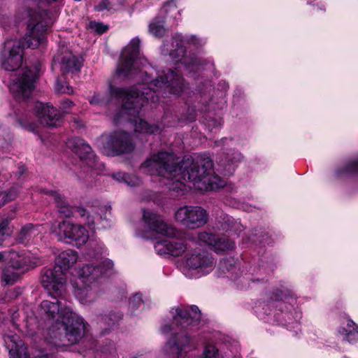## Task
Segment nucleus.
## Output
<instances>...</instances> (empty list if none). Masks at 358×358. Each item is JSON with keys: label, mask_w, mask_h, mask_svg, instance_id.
I'll return each instance as SVG.
<instances>
[{"label": "nucleus", "mask_w": 358, "mask_h": 358, "mask_svg": "<svg viewBox=\"0 0 358 358\" xmlns=\"http://www.w3.org/2000/svg\"><path fill=\"white\" fill-rule=\"evenodd\" d=\"M140 40L134 38L122 52L120 64L116 70L118 77L127 79H136L139 83L147 85L140 91L136 87L130 90L123 88L109 87V92H95L89 98L91 105L96 106H106L112 99L122 101L120 114L122 115L136 116L146 102H156L159 96L166 92L179 94L183 90V79L176 72L167 69L158 73L155 72L154 79L148 70L143 72L140 66H145L147 60L140 56Z\"/></svg>", "instance_id": "obj_1"}, {"label": "nucleus", "mask_w": 358, "mask_h": 358, "mask_svg": "<svg viewBox=\"0 0 358 358\" xmlns=\"http://www.w3.org/2000/svg\"><path fill=\"white\" fill-rule=\"evenodd\" d=\"M173 153L159 152L153 155L141 166L150 175H158L167 180L164 182L171 191L179 192L185 189V182L196 183L210 182L213 167V161L206 155L184 158L181 162Z\"/></svg>", "instance_id": "obj_2"}, {"label": "nucleus", "mask_w": 358, "mask_h": 358, "mask_svg": "<svg viewBox=\"0 0 358 358\" xmlns=\"http://www.w3.org/2000/svg\"><path fill=\"white\" fill-rule=\"evenodd\" d=\"M23 43L17 38L7 39L1 52V64L7 71H18L17 75L13 78L9 90L17 99H25L30 96L34 89L36 79V70L27 67L19 71L23 61Z\"/></svg>", "instance_id": "obj_3"}, {"label": "nucleus", "mask_w": 358, "mask_h": 358, "mask_svg": "<svg viewBox=\"0 0 358 358\" xmlns=\"http://www.w3.org/2000/svg\"><path fill=\"white\" fill-rule=\"evenodd\" d=\"M113 266L110 260L106 259L101 263L87 264L82 266L78 271L77 278L71 281L76 298L83 304L95 301L100 293L99 279Z\"/></svg>", "instance_id": "obj_4"}, {"label": "nucleus", "mask_w": 358, "mask_h": 358, "mask_svg": "<svg viewBox=\"0 0 358 358\" xmlns=\"http://www.w3.org/2000/svg\"><path fill=\"white\" fill-rule=\"evenodd\" d=\"M64 316L60 322L64 327L65 333L61 332L56 326L50 327L45 338L48 343L57 348L78 342L85 335L86 324L83 317L76 313L73 309L66 308Z\"/></svg>", "instance_id": "obj_5"}, {"label": "nucleus", "mask_w": 358, "mask_h": 358, "mask_svg": "<svg viewBox=\"0 0 358 358\" xmlns=\"http://www.w3.org/2000/svg\"><path fill=\"white\" fill-rule=\"evenodd\" d=\"M78 261V253L72 250H64L55 259L52 268L45 269L41 275L43 287L55 296L64 294L67 282L66 272Z\"/></svg>", "instance_id": "obj_6"}, {"label": "nucleus", "mask_w": 358, "mask_h": 358, "mask_svg": "<svg viewBox=\"0 0 358 358\" xmlns=\"http://www.w3.org/2000/svg\"><path fill=\"white\" fill-rule=\"evenodd\" d=\"M27 14L29 20L24 41L28 48L34 49L44 43L45 34L51 22L47 20V13L43 10L31 9Z\"/></svg>", "instance_id": "obj_7"}, {"label": "nucleus", "mask_w": 358, "mask_h": 358, "mask_svg": "<svg viewBox=\"0 0 358 358\" xmlns=\"http://www.w3.org/2000/svg\"><path fill=\"white\" fill-rule=\"evenodd\" d=\"M185 43L196 45L201 44V41L194 35L183 37L180 34H176L172 38L171 48H169L168 44L164 43L162 52L164 55H169L171 59L183 63L191 71L197 70L200 64V59L196 57L190 58L184 57Z\"/></svg>", "instance_id": "obj_8"}, {"label": "nucleus", "mask_w": 358, "mask_h": 358, "mask_svg": "<svg viewBox=\"0 0 358 358\" xmlns=\"http://www.w3.org/2000/svg\"><path fill=\"white\" fill-rule=\"evenodd\" d=\"M100 141L103 153L108 156L129 154L136 147L130 134L122 130L102 136Z\"/></svg>", "instance_id": "obj_9"}, {"label": "nucleus", "mask_w": 358, "mask_h": 358, "mask_svg": "<svg viewBox=\"0 0 358 358\" xmlns=\"http://www.w3.org/2000/svg\"><path fill=\"white\" fill-rule=\"evenodd\" d=\"M175 219L186 228H199L208 222V214L200 206H184L175 213Z\"/></svg>", "instance_id": "obj_10"}, {"label": "nucleus", "mask_w": 358, "mask_h": 358, "mask_svg": "<svg viewBox=\"0 0 358 358\" xmlns=\"http://www.w3.org/2000/svg\"><path fill=\"white\" fill-rule=\"evenodd\" d=\"M54 232L59 240L66 243L75 242L78 246L85 244L89 238L88 231L83 225L76 224L69 221L59 223Z\"/></svg>", "instance_id": "obj_11"}, {"label": "nucleus", "mask_w": 358, "mask_h": 358, "mask_svg": "<svg viewBox=\"0 0 358 358\" xmlns=\"http://www.w3.org/2000/svg\"><path fill=\"white\" fill-rule=\"evenodd\" d=\"M143 221L150 231L168 237H178L179 231L172 225L167 224L161 217L148 210H143Z\"/></svg>", "instance_id": "obj_12"}, {"label": "nucleus", "mask_w": 358, "mask_h": 358, "mask_svg": "<svg viewBox=\"0 0 358 358\" xmlns=\"http://www.w3.org/2000/svg\"><path fill=\"white\" fill-rule=\"evenodd\" d=\"M185 257L186 265L201 274L209 273L215 266L213 259L206 252L200 250L187 253Z\"/></svg>", "instance_id": "obj_13"}, {"label": "nucleus", "mask_w": 358, "mask_h": 358, "mask_svg": "<svg viewBox=\"0 0 358 358\" xmlns=\"http://www.w3.org/2000/svg\"><path fill=\"white\" fill-rule=\"evenodd\" d=\"M74 213L82 217L86 216V222L90 227L94 228L95 225H100V228H106L108 226L107 213H110V208L101 206L97 209H92L90 212L83 208H76Z\"/></svg>", "instance_id": "obj_14"}, {"label": "nucleus", "mask_w": 358, "mask_h": 358, "mask_svg": "<svg viewBox=\"0 0 358 358\" xmlns=\"http://www.w3.org/2000/svg\"><path fill=\"white\" fill-rule=\"evenodd\" d=\"M57 66L64 73L77 72L80 71L81 62L67 48L62 47L53 59L52 68Z\"/></svg>", "instance_id": "obj_15"}, {"label": "nucleus", "mask_w": 358, "mask_h": 358, "mask_svg": "<svg viewBox=\"0 0 358 358\" xmlns=\"http://www.w3.org/2000/svg\"><path fill=\"white\" fill-rule=\"evenodd\" d=\"M50 296L52 297L53 301L43 300L40 305L41 314L48 320H55L57 322L60 321L64 316V310L66 308H71L70 306L64 304L58 299L64 294L55 296L52 293L48 291Z\"/></svg>", "instance_id": "obj_16"}, {"label": "nucleus", "mask_w": 358, "mask_h": 358, "mask_svg": "<svg viewBox=\"0 0 358 358\" xmlns=\"http://www.w3.org/2000/svg\"><path fill=\"white\" fill-rule=\"evenodd\" d=\"M66 145L82 161L85 162L89 167L92 169L95 168L96 157L92 152L91 147L84 140L78 137H73L67 141Z\"/></svg>", "instance_id": "obj_17"}, {"label": "nucleus", "mask_w": 358, "mask_h": 358, "mask_svg": "<svg viewBox=\"0 0 358 358\" xmlns=\"http://www.w3.org/2000/svg\"><path fill=\"white\" fill-rule=\"evenodd\" d=\"M171 314L173 324L180 325L182 328L198 324L201 319V313L196 306H192L189 309L177 307L172 308Z\"/></svg>", "instance_id": "obj_18"}, {"label": "nucleus", "mask_w": 358, "mask_h": 358, "mask_svg": "<svg viewBox=\"0 0 358 358\" xmlns=\"http://www.w3.org/2000/svg\"><path fill=\"white\" fill-rule=\"evenodd\" d=\"M34 110L41 124L47 127H57L62 117L60 112L49 103L36 102Z\"/></svg>", "instance_id": "obj_19"}, {"label": "nucleus", "mask_w": 358, "mask_h": 358, "mask_svg": "<svg viewBox=\"0 0 358 358\" xmlns=\"http://www.w3.org/2000/svg\"><path fill=\"white\" fill-rule=\"evenodd\" d=\"M190 343V338L185 332L173 335L163 348L164 354L169 358H178Z\"/></svg>", "instance_id": "obj_20"}, {"label": "nucleus", "mask_w": 358, "mask_h": 358, "mask_svg": "<svg viewBox=\"0 0 358 358\" xmlns=\"http://www.w3.org/2000/svg\"><path fill=\"white\" fill-rule=\"evenodd\" d=\"M197 238L200 242L208 245L217 253L233 250L235 245L233 241L226 237H216L205 231L199 233Z\"/></svg>", "instance_id": "obj_21"}, {"label": "nucleus", "mask_w": 358, "mask_h": 358, "mask_svg": "<svg viewBox=\"0 0 358 358\" xmlns=\"http://www.w3.org/2000/svg\"><path fill=\"white\" fill-rule=\"evenodd\" d=\"M154 247L159 255H171L174 257L181 255L187 249L184 242L178 239L158 241Z\"/></svg>", "instance_id": "obj_22"}, {"label": "nucleus", "mask_w": 358, "mask_h": 358, "mask_svg": "<svg viewBox=\"0 0 358 358\" xmlns=\"http://www.w3.org/2000/svg\"><path fill=\"white\" fill-rule=\"evenodd\" d=\"M4 343L9 350L10 358H29L27 347L16 334H4Z\"/></svg>", "instance_id": "obj_23"}, {"label": "nucleus", "mask_w": 358, "mask_h": 358, "mask_svg": "<svg viewBox=\"0 0 358 358\" xmlns=\"http://www.w3.org/2000/svg\"><path fill=\"white\" fill-rule=\"evenodd\" d=\"M243 157L238 151H231L223 153L219 158L218 165L222 169L226 175L232 174L236 167L242 161Z\"/></svg>", "instance_id": "obj_24"}, {"label": "nucleus", "mask_w": 358, "mask_h": 358, "mask_svg": "<svg viewBox=\"0 0 358 358\" xmlns=\"http://www.w3.org/2000/svg\"><path fill=\"white\" fill-rule=\"evenodd\" d=\"M180 10L178 9L177 6L173 1L166 3L163 6L159 11V17L164 22L171 24H176L180 19Z\"/></svg>", "instance_id": "obj_25"}, {"label": "nucleus", "mask_w": 358, "mask_h": 358, "mask_svg": "<svg viewBox=\"0 0 358 358\" xmlns=\"http://www.w3.org/2000/svg\"><path fill=\"white\" fill-rule=\"evenodd\" d=\"M39 226L27 224L22 227L16 236V240L20 243L27 244L33 241L39 234Z\"/></svg>", "instance_id": "obj_26"}, {"label": "nucleus", "mask_w": 358, "mask_h": 358, "mask_svg": "<svg viewBox=\"0 0 358 358\" xmlns=\"http://www.w3.org/2000/svg\"><path fill=\"white\" fill-rule=\"evenodd\" d=\"M338 332L343 339L349 343L358 341V326L350 319L347 320L345 323L340 327Z\"/></svg>", "instance_id": "obj_27"}, {"label": "nucleus", "mask_w": 358, "mask_h": 358, "mask_svg": "<svg viewBox=\"0 0 358 358\" xmlns=\"http://www.w3.org/2000/svg\"><path fill=\"white\" fill-rule=\"evenodd\" d=\"M161 127L157 124H150L149 122L138 119L135 120L134 131L144 134H157L161 132Z\"/></svg>", "instance_id": "obj_28"}, {"label": "nucleus", "mask_w": 358, "mask_h": 358, "mask_svg": "<svg viewBox=\"0 0 358 358\" xmlns=\"http://www.w3.org/2000/svg\"><path fill=\"white\" fill-rule=\"evenodd\" d=\"M44 193L50 195L54 199L60 213L64 214L66 217L71 215L72 211L70 206L59 194L52 190H45Z\"/></svg>", "instance_id": "obj_29"}, {"label": "nucleus", "mask_w": 358, "mask_h": 358, "mask_svg": "<svg viewBox=\"0 0 358 358\" xmlns=\"http://www.w3.org/2000/svg\"><path fill=\"white\" fill-rule=\"evenodd\" d=\"M8 266L14 270L20 272L21 273L25 272L29 268L27 259L25 257L19 255L15 252H13L11 254L10 259Z\"/></svg>", "instance_id": "obj_30"}, {"label": "nucleus", "mask_w": 358, "mask_h": 358, "mask_svg": "<svg viewBox=\"0 0 358 358\" xmlns=\"http://www.w3.org/2000/svg\"><path fill=\"white\" fill-rule=\"evenodd\" d=\"M113 178L120 182L127 184L129 186L134 187L141 183L140 179L134 176H130L126 173L117 172L113 174Z\"/></svg>", "instance_id": "obj_31"}, {"label": "nucleus", "mask_w": 358, "mask_h": 358, "mask_svg": "<svg viewBox=\"0 0 358 358\" xmlns=\"http://www.w3.org/2000/svg\"><path fill=\"white\" fill-rule=\"evenodd\" d=\"M120 319L121 315L110 313L108 315H100L98 317V323L100 327L107 329L112 327Z\"/></svg>", "instance_id": "obj_32"}, {"label": "nucleus", "mask_w": 358, "mask_h": 358, "mask_svg": "<svg viewBox=\"0 0 358 358\" xmlns=\"http://www.w3.org/2000/svg\"><path fill=\"white\" fill-rule=\"evenodd\" d=\"M20 274V272L8 266L3 270L1 280L6 285H13L17 280Z\"/></svg>", "instance_id": "obj_33"}, {"label": "nucleus", "mask_w": 358, "mask_h": 358, "mask_svg": "<svg viewBox=\"0 0 358 358\" xmlns=\"http://www.w3.org/2000/svg\"><path fill=\"white\" fill-rule=\"evenodd\" d=\"M159 18L158 17L149 24V32L155 37L163 36L166 31L164 27L165 22L162 20H159Z\"/></svg>", "instance_id": "obj_34"}, {"label": "nucleus", "mask_w": 358, "mask_h": 358, "mask_svg": "<svg viewBox=\"0 0 358 358\" xmlns=\"http://www.w3.org/2000/svg\"><path fill=\"white\" fill-rule=\"evenodd\" d=\"M16 122L19 127L29 131L35 132L37 129V124L31 122L30 117L27 115L17 117L16 118Z\"/></svg>", "instance_id": "obj_35"}, {"label": "nucleus", "mask_w": 358, "mask_h": 358, "mask_svg": "<svg viewBox=\"0 0 358 358\" xmlns=\"http://www.w3.org/2000/svg\"><path fill=\"white\" fill-rule=\"evenodd\" d=\"M338 176L358 173V158L348 161L343 168L338 170Z\"/></svg>", "instance_id": "obj_36"}, {"label": "nucleus", "mask_w": 358, "mask_h": 358, "mask_svg": "<svg viewBox=\"0 0 358 358\" xmlns=\"http://www.w3.org/2000/svg\"><path fill=\"white\" fill-rule=\"evenodd\" d=\"M103 245L101 243H94L88 250L87 255L90 257L99 259L101 258L103 253Z\"/></svg>", "instance_id": "obj_37"}, {"label": "nucleus", "mask_w": 358, "mask_h": 358, "mask_svg": "<svg viewBox=\"0 0 358 358\" xmlns=\"http://www.w3.org/2000/svg\"><path fill=\"white\" fill-rule=\"evenodd\" d=\"M55 90L57 92L62 94H71L73 93L72 87L65 81L60 80H57Z\"/></svg>", "instance_id": "obj_38"}, {"label": "nucleus", "mask_w": 358, "mask_h": 358, "mask_svg": "<svg viewBox=\"0 0 358 358\" xmlns=\"http://www.w3.org/2000/svg\"><path fill=\"white\" fill-rule=\"evenodd\" d=\"M89 28L97 34H103L108 29V26L103 23L96 22H90L89 24Z\"/></svg>", "instance_id": "obj_39"}, {"label": "nucleus", "mask_w": 358, "mask_h": 358, "mask_svg": "<svg viewBox=\"0 0 358 358\" xmlns=\"http://www.w3.org/2000/svg\"><path fill=\"white\" fill-rule=\"evenodd\" d=\"M9 224L10 220L8 218H0V236H9L10 233Z\"/></svg>", "instance_id": "obj_40"}, {"label": "nucleus", "mask_w": 358, "mask_h": 358, "mask_svg": "<svg viewBox=\"0 0 358 358\" xmlns=\"http://www.w3.org/2000/svg\"><path fill=\"white\" fill-rule=\"evenodd\" d=\"M217 349L212 345H206L203 351V358H217Z\"/></svg>", "instance_id": "obj_41"}, {"label": "nucleus", "mask_w": 358, "mask_h": 358, "mask_svg": "<svg viewBox=\"0 0 358 358\" xmlns=\"http://www.w3.org/2000/svg\"><path fill=\"white\" fill-rule=\"evenodd\" d=\"M18 195V189L17 187H13L10 189H9L7 192L4 193V204L6 202L11 201L16 199Z\"/></svg>", "instance_id": "obj_42"}, {"label": "nucleus", "mask_w": 358, "mask_h": 358, "mask_svg": "<svg viewBox=\"0 0 358 358\" xmlns=\"http://www.w3.org/2000/svg\"><path fill=\"white\" fill-rule=\"evenodd\" d=\"M141 296L138 294H134L129 300V306L131 309H137L141 304Z\"/></svg>", "instance_id": "obj_43"}, {"label": "nucleus", "mask_w": 358, "mask_h": 358, "mask_svg": "<svg viewBox=\"0 0 358 358\" xmlns=\"http://www.w3.org/2000/svg\"><path fill=\"white\" fill-rule=\"evenodd\" d=\"M206 124L210 129L217 128L222 125L221 119L209 117L206 120Z\"/></svg>", "instance_id": "obj_44"}, {"label": "nucleus", "mask_w": 358, "mask_h": 358, "mask_svg": "<svg viewBox=\"0 0 358 358\" xmlns=\"http://www.w3.org/2000/svg\"><path fill=\"white\" fill-rule=\"evenodd\" d=\"M74 106L73 101L65 99L61 102L60 108L64 113H68L70 111V109Z\"/></svg>", "instance_id": "obj_45"}, {"label": "nucleus", "mask_w": 358, "mask_h": 358, "mask_svg": "<svg viewBox=\"0 0 358 358\" xmlns=\"http://www.w3.org/2000/svg\"><path fill=\"white\" fill-rule=\"evenodd\" d=\"M224 221V224L222 225V229L224 230H229L232 227V223L234 222V219L229 217L227 215H224L222 217Z\"/></svg>", "instance_id": "obj_46"}, {"label": "nucleus", "mask_w": 358, "mask_h": 358, "mask_svg": "<svg viewBox=\"0 0 358 358\" xmlns=\"http://www.w3.org/2000/svg\"><path fill=\"white\" fill-rule=\"evenodd\" d=\"M293 296H294V294L290 290H288V289H286L285 291L280 290V294L278 295L277 299L278 300V299L286 300L288 296L292 298Z\"/></svg>", "instance_id": "obj_47"}, {"label": "nucleus", "mask_w": 358, "mask_h": 358, "mask_svg": "<svg viewBox=\"0 0 358 358\" xmlns=\"http://www.w3.org/2000/svg\"><path fill=\"white\" fill-rule=\"evenodd\" d=\"M228 139L227 138H224L220 139V141H217L215 142V145L216 146H222L225 145V142L227 141Z\"/></svg>", "instance_id": "obj_48"}, {"label": "nucleus", "mask_w": 358, "mask_h": 358, "mask_svg": "<svg viewBox=\"0 0 358 358\" xmlns=\"http://www.w3.org/2000/svg\"><path fill=\"white\" fill-rule=\"evenodd\" d=\"M172 329H173V328H172L171 325H169V324H165L162 327V331L164 333H168V332L171 331Z\"/></svg>", "instance_id": "obj_49"}, {"label": "nucleus", "mask_w": 358, "mask_h": 358, "mask_svg": "<svg viewBox=\"0 0 358 358\" xmlns=\"http://www.w3.org/2000/svg\"><path fill=\"white\" fill-rule=\"evenodd\" d=\"M96 8L98 10H103L104 9L107 8L106 4L104 2L99 3L98 6H96Z\"/></svg>", "instance_id": "obj_50"}, {"label": "nucleus", "mask_w": 358, "mask_h": 358, "mask_svg": "<svg viewBox=\"0 0 358 358\" xmlns=\"http://www.w3.org/2000/svg\"><path fill=\"white\" fill-rule=\"evenodd\" d=\"M74 123H75L76 127H81V125H82L81 122H80V119H78V118H74Z\"/></svg>", "instance_id": "obj_51"}, {"label": "nucleus", "mask_w": 358, "mask_h": 358, "mask_svg": "<svg viewBox=\"0 0 358 358\" xmlns=\"http://www.w3.org/2000/svg\"><path fill=\"white\" fill-rule=\"evenodd\" d=\"M48 3H55V2H59L61 1L62 0H45Z\"/></svg>", "instance_id": "obj_52"}, {"label": "nucleus", "mask_w": 358, "mask_h": 358, "mask_svg": "<svg viewBox=\"0 0 358 358\" xmlns=\"http://www.w3.org/2000/svg\"><path fill=\"white\" fill-rule=\"evenodd\" d=\"M133 358H147V357L144 355H138L134 356Z\"/></svg>", "instance_id": "obj_53"}, {"label": "nucleus", "mask_w": 358, "mask_h": 358, "mask_svg": "<svg viewBox=\"0 0 358 358\" xmlns=\"http://www.w3.org/2000/svg\"><path fill=\"white\" fill-rule=\"evenodd\" d=\"M120 120V117H119V115H117L115 118H114V121L115 122V123H117Z\"/></svg>", "instance_id": "obj_54"}, {"label": "nucleus", "mask_w": 358, "mask_h": 358, "mask_svg": "<svg viewBox=\"0 0 358 358\" xmlns=\"http://www.w3.org/2000/svg\"><path fill=\"white\" fill-rule=\"evenodd\" d=\"M114 349V344L113 343L110 342V350Z\"/></svg>", "instance_id": "obj_55"}, {"label": "nucleus", "mask_w": 358, "mask_h": 358, "mask_svg": "<svg viewBox=\"0 0 358 358\" xmlns=\"http://www.w3.org/2000/svg\"><path fill=\"white\" fill-rule=\"evenodd\" d=\"M3 259V253L0 252V262Z\"/></svg>", "instance_id": "obj_56"}, {"label": "nucleus", "mask_w": 358, "mask_h": 358, "mask_svg": "<svg viewBox=\"0 0 358 358\" xmlns=\"http://www.w3.org/2000/svg\"><path fill=\"white\" fill-rule=\"evenodd\" d=\"M138 236H142V237H143V238H148V236H146V235L141 234H138Z\"/></svg>", "instance_id": "obj_57"}, {"label": "nucleus", "mask_w": 358, "mask_h": 358, "mask_svg": "<svg viewBox=\"0 0 358 358\" xmlns=\"http://www.w3.org/2000/svg\"><path fill=\"white\" fill-rule=\"evenodd\" d=\"M226 263H227V262H226L225 260L222 261V262H220V265H221V266H223V265H224V264H225Z\"/></svg>", "instance_id": "obj_58"}, {"label": "nucleus", "mask_w": 358, "mask_h": 358, "mask_svg": "<svg viewBox=\"0 0 358 358\" xmlns=\"http://www.w3.org/2000/svg\"><path fill=\"white\" fill-rule=\"evenodd\" d=\"M1 194V193L0 192V194Z\"/></svg>", "instance_id": "obj_59"}]
</instances>
